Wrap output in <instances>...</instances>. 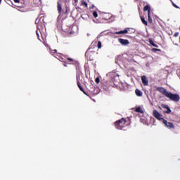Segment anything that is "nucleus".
<instances>
[{
    "mask_svg": "<svg viewBox=\"0 0 180 180\" xmlns=\"http://www.w3.org/2000/svg\"><path fill=\"white\" fill-rule=\"evenodd\" d=\"M129 122H127L124 118H121L114 123L115 127L117 130H122L124 127L129 126Z\"/></svg>",
    "mask_w": 180,
    "mask_h": 180,
    "instance_id": "nucleus-1",
    "label": "nucleus"
},
{
    "mask_svg": "<svg viewBox=\"0 0 180 180\" xmlns=\"http://www.w3.org/2000/svg\"><path fill=\"white\" fill-rule=\"evenodd\" d=\"M166 98H168L170 99V101H173L174 102H179V95L175 94H172L171 92H168L167 94L166 95Z\"/></svg>",
    "mask_w": 180,
    "mask_h": 180,
    "instance_id": "nucleus-2",
    "label": "nucleus"
},
{
    "mask_svg": "<svg viewBox=\"0 0 180 180\" xmlns=\"http://www.w3.org/2000/svg\"><path fill=\"white\" fill-rule=\"evenodd\" d=\"M143 11H148V21L149 23H153V18H151V15H150L151 13V7L149 5L145 6L143 7Z\"/></svg>",
    "mask_w": 180,
    "mask_h": 180,
    "instance_id": "nucleus-3",
    "label": "nucleus"
},
{
    "mask_svg": "<svg viewBox=\"0 0 180 180\" xmlns=\"http://www.w3.org/2000/svg\"><path fill=\"white\" fill-rule=\"evenodd\" d=\"M18 8H20V11L21 12H27L28 9H29V6H27V3H22L21 4H19L18 6H17Z\"/></svg>",
    "mask_w": 180,
    "mask_h": 180,
    "instance_id": "nucleus-4",
    "label": "nucleus"
},
{
    "mask_svg": "<svg viewBox=\"0 0 180 180\" xmlns=\"http://www.w3.org/2000/svg\"><path fill=\"white\" fill-rule=\"evenodd\" d=\"M46 16V14L44 13H41L39 15V17L36 19L35 23H46L44 21V17Z\"/></svg>",
    "mask_w": 180,
    "mask_h": 180,
    "instance_id": "nucleus-5",
    "label": "nucleus"
},
{
    "mask_svg": "<svg viewBox=\"0 0 180 180\" xmlns=\"http://www.w3.org/2000/svg\"><path fill=\"white\" fill-rule=\"evenodd\" d=\"M85 56L89 58V60H93L94 59V56H95V51H91V49H89L86 53Z\"/></svg>",
    "mask_w": 180,
    "mask_h": 180,
    "instance_id": "nucleus-6",
    "label": "nucleus"
},
{
    "mask_svg": "<svg viewBox=\"0 0 180 180\" xmlns=\"http://www.w3.org/2000/svg\"><path fill=\"white\" fill-rule=\"evenodd\" d=\"M162 122L165 124L166 127H167V129H175V125H174V123L168 122V121H167L165 119H162Z\"/></svg>",
    "mask_w": 180,
    "mask_h": 180,
    "instance_id": "nucleus-7",
    "label": "nucleus"
},
{
    "mask_svg": "<svg viewBox=\"0 0 180 180\" xmlns=\"http://www.w3.org/2000/svg\"><path fill=\"white\" fill-rule=\"evenodd\" d=\"M156 91L158 92H160V94H162V95H164L165 96H167V95H168V91L164 87H157Z\"/></svg>",
    "mask_w": 180,
    "mask_h": 180,
    "instance_id": "nucleus-8",
    "label": "nucleus"
},
{
    "mask_svg": "<svg viewBox=\"0 0 180 180\" xmlns=\"http://www.w3.org/2000/svg\"><path fill=\"white\" fill-rule=\"evenodd\" d=\"M153 115L154 116V117H155V119H157L158 120H162V115L160 113H159L157 110H154L153 112Z\"/></svg>",
    "mask_w": 180,
    "mask_h": 180,
    "instance_id": "nucleus-9",
    "label": "nucleus"
},
{
    "mask_svg": "<svg viewBox=\"0 0 180 180\" xmlns=\"http://www.w3.org/2000/svg\"><path fill=\"white\" fill-rule=\"evenodd\" d=\"M119 43L122 44V46H127L128 44H130V42L127 39H124L122 38L118 39Z\"/></svg>",
    "mask_w": 180,
    "mask_h": 180,
    "instance_id": "nucleus-10",
    "label": "nucleus"
},
{
    "mask_svg": "<svg viewBox=\"0 0 180 180\" xmlns=\"http://www.w3.org/2000/svg\"><path fill=\"white\" fill-rule=\"evenodd\" d=\"M161 107L163 109H166L165 111H164L165 113H167V115H169V113H171V108H169V107L168 106V105L167 104H162Z\"/></svg>",
    "mask_w": 180,
    "mask_h": 180,
    "instance_id": "nucleus-11",
    "label": "nucleus"
},
{
    "mask_svg": "<svg viewBox=\"0 0 180 180\" xmlns=\"http://www.w3.org/2000/svg\"><path fill=\"white\" fill-rule=\"evenodd\" d=\"M141 81H142V83L143 84V85L145 86H148V79H147V76L146 75H143L141 77Z\"/></svg>",
    "mask_w": 180,
    "mask_h": 180,
    "instance_id": "nucleus-12",
    "label": "nucleus"
},
{
    "mask_svg": "<svg viewBox=\"0 0 180 180\" xmlns=\"http://www.w3.org/2000/svg\"><path fill=\"white\" fill-rule=\"evenodd\" d=\"M129 30H130V28H126L124 30L120 31V32H115V34H126L129 33Z\"/></svg>",
    "mask_w": 180,
    "mask_h": 180,
    "instance_id": "nucleus-13",
    "label": "nucleus"
},
{
    "mask_svg": "<svg viewBox=\"0 0 180 180\" xmlns=\"http://www.w3.org/2000/svg\"><path fill=\"white\" fill-rule=\"evenodd\" d=\"M57 9L59 15H61V12L63 11V6L61 5V3H60V1L57 2Z\"/></svg>",
    "mask_w": 180,
    "mask_h": 180,
    "instance_id": "nucleus-14",
    "label": "nucleus"
},
{
    "mask_svg": "<svg viewBox=\"0 0 180 180\" xmlns=\"http://www.w3.org/2000/svg\"><path fill=\"white\" fill-rule=\"evenodd\" d=\"M77 85L79 89H80V91H82V92H83V94H84V95H86V96H89V95H88V94H86V92H85V90H84V88L81 85V83H77Z\"/></svg>",
    "mask_w": 180,
    "mask_h": 180,
    "instance_id": "nucleus-15",
    "label": "nucleus"
},
{
    "mask_svg": "<svg viewBox=\"0 0 180 180\" xmlns=\"http://www.w3.org/2000/svg\"><path fill=\"white\" fill-rule=\"evenodd\" d=\"M81 73H77L76 75V80H77V84L81 83V81H82V78H81Z\"/></svg>",
    "mask_w": 180,
    "mask_h": 180,
    "instance_id": "nucleus-16",
    "label": "nucleus"
},
{
    "mask_svg": "<svg viewBox=\"0 0 180 180\" xmlns=\"http://www.w3.org/2000/svg\"><path fill=\"white\" fill-rule=\"evenodd\" d=\"M135 112H136L137 113H144V111L143 110V109H141V107H137L135 109Z\"/></svg>",
    "mask_w": 180,
    "mask_h": 180,
    "instance_id": "nucleus-17",
    "label": "nucleus"
},
{
    "mask_svg": "<svg viewBox=\"0 0 180 180\" xmlns=\"http://www.w3.org/2000/svg\"><path fill=\"white\" fill-rule=\"evenodd\" d=\"M141 20L142 23H143L145 25V26H148V22H147V20H146V19H144V17L141 16Z\"/></svg>",
    "mask_w": 180,
    "mask_h": 180,
    "instance_id": "nucleus-18",
    "label": "nucleus"
},
{
    "mask_svg": "<svg viewBox=\"0 0 180 180\" xmlns=\"http://www.w3.org/2000/svg\"><path fill=\"white\" fill-rule=\"evenodd\" d=\"M135 93L137 96H143V92L139 89H136Z\"/></svg>",
    "mask_w": 180,
    "mask_h": 180,
    "instance_id": "nucleus-19",
    "label": "nucleus"
},
{
    "mask_svg": "<svg viewBox=\"0 0 180 180\" xmlns=\"http://www.w3.org/2000/svg\"><path fill=\"white\" fill-rule=\"evenodd\" d=\"M149 43L150 44H151V46H153V47H158V45H157L156 44L154 43V41H153V39H149Z\"/></svg>",
    "mask_w": 180,
    "mask_h": 180,
    "instance_id": "nucleus-20",
    "label": "nucleus"
},
{
    "mask_svg": "<svg viewBox=\"0 0 180 180\" xmlns=\"http://www.w3.org/2000/svg\"><path fill=\"white\" fill-rule=\"evenodd\" d=\"M67 60H68L70 64H75V60L71 58H67Z\"/></svg>",
    "mask_w": 180,
    "mask_h": 180,
    "instance_id": "nucleus-21",
    "label": "nucleus"
},
{
    "mask_svg": "<svg viewBox=\"0 0 180 180\" xmlns=\"http://www.w3.org/2000/svg\"><path fill=\"white\" fill-rule=\"evenodd\" d=\"M82 6H85V8H88V3H86L85 1H82Z\"/></svg>",
    "mask_w": 180,
    "mask_h": 180,
    "instance_id": "nucleus-22",
    "label": "nucleus"
},
{
    "mask_svg": "<svg viewBox=\"0 0 180 180\" xmlns=\"http://www.w3.org/2000/svg\"><path fill=\"white\" fill-rule=\"evenodd\" d=\"M97 47L98 49H102V42H101V41H98Z\"/></svg>",
    "mask_w": 180,
    "mask_h": 180,
    "instance_id": "nucleus-23",
    "label": "nucleus"
},
{
    "mask_svg": "<svg viewBox=\"0 0 180 180\" xmlns=\"http://www.w3.org/2000/svg\"><path fill=\"white\" fill-rule=\"evenodd\" d=\"M95 82L96 84H99V82H101V78L96 77V79H95Z\"/></svg>",
    "mask_w": 180,
    "mask_h": 180,
    "instance_id": "nucleus-24",
    "label": "nucleus"
},
{
    "mask_svg": "<svg viewBox=\"0 0 180 180\" xmlns=\"http://www.w3.org/2000/svg\"><path fill=\"white\" fill-rule=\"evenodd\" d=\"M93 16H94V18H97L98 17V12H96V11L93 12Z\"/></svg>",
    "mask_w": 180,
    "mask_h": 180,
    "instance_id": "nucleus-25",
    "label": "nucleus"
},
{
    "mask_svg": "<svg viewBox=\"0 0 180 180\" xmlns=\"http://www.w3.org/2000/svg\"><path fill=\"white\" fill-rule=\"evenodd\" d=\"M51 54H57V50L56 49L51 50Z\"/></svg>",
    "mask_w": 180,
    "mask_h": 180,
    "instance_id": "nucleus-26",
    "label": "nucleus"
},
{
    "mask_svg": "<svg viewBox=\"0 0 180 180\" xmlns=\"http://www.w3.org/2000/svg\"><path fill=\"white\" fill-rule=\"evenodd\" d=\"M152 51H161V49L153 48L152 49Z\"/></svg>",
    "mask_w": 180,
    "mask_h": 180,
    "instance_id": "nucleus-27",
    "label": "nucleus"
},
{
    "mask_svg": "<svg viewBox=\"0 0 180 180\" xmlns=\"http://www.w3.org/2000/svg\"><path fill=\"white\" fill-rule=\"evenodd\" d=\"M172 5L174 8H176V9H179V7L178 6H176V4H175V3L172 2Z\"/></svg>",
    "mask_w": 180,
    "mask_h": 180,
    "instance_id": "nucleus-28",
    "label": "nucleus"
},
{
    "mask_svg": "<svg viewBox=\"0 0 180 180\" xmlns=\"http://www.w3.org/2000/svg\"><path fill=\"white\" fill-rule=\"evenodd\" d=\"M179 36V32H175L174 34V37H178Z\"/></svg>",
    "mask_w": 180,
    "mask_h": 180,
    "instance_id": "nucleus-29",
    "label": "nucleus"
},
{
    "mask_svg": "<svg viewBox=\"0 0 180 180\" xmlns=\"http://www.w3.org/2000/svg\"><path fill=\"white\" fill-rule=\"evenodd\" d=\"M37 36L39 40H40V35L39 34V31H36Z\"/></svg>",
    "mask_w": 180,
    "mask_h": 180,
    "instance_id": "nucleus-30",
    "label": "nucleus"
},
{
    "mask_svg": "<svg viewBox=\"0 0 180 180\" xmlns=\"http://www.w3.org/2000/svg\"><path fill=\"white\" fill-rule=\"evenodd\" d=\"M15 4H20V0H14Z\"/></svg>",
    "mask_w": 180,
    "mask_h": 180,
    "instance_id": "nucleus-31",
    "label": "nucleus"
},
{
    "mask_svg": "<svg viewBox=\"0 0 180 180\" xmlns=\"http://www.w3.org/2000/svg\"><path fill=\"white\" fill-rule=\"evenodd\" d=\"M78 3V0H75V3L73 4V5L75 6H77V4Z\"/></svg>",
    "mask_w": 180,
    "mask_h": 180,
    "instance_id": "nucleus-32",
    "label": "nucleus"
},
{
    "mask_svg": "<svg viewBox=\"0 0 180 180\" xmlns=\"http://www.w3.org/2000/svg\"><path fill=\"white\" fill-rule=\"evenodd\" d=\"M68 12V11L66 9V11H65V13H67Z\"/></svg>",
    "mask_w": 180,
    "mask_h": 180,
    "instance_id": "nucleus-33",
    "label": "nucleus"
},
{
    "mask_svg": "<svg viewBox=\"0 0 180 180\" xmlns=\"http://www.w3.org/2000/svg\"><path fill=\"white\" fill-rule=\"evenodd\" d=\"M64 67H67V65H66V64H64Z\"/></svg>",
    "mask_w": 180,
    "mask_h": 180,
    "instance_id": "nucleus-34",
    "label": "nucleus"
},
{
    "mask_svg": "<svg viewBox=\"0 0 180 180\" xmlns=\"http://www.w3.org/2000/svg\"><path fill=\"white\" fill-rule=\"evenodd\" d=\"M77 9H81V8H79V7H77Z\"/></svg>",
    "mask_w": 180,
    "mask_h": 180,
    "instance_id": "nucleus-35",
    "label": "nucleus"
},
{
    "mask_svg": "<svg viewBox=\"0 0 180 180\" xmlns=\"http://www.w3.org/2000/svg\"><path fill=\"white\" fill-rule=\"evenodd\" d=\"M2 2V0H0V4Z\"/></svg>",
    "mask_w": 180,
    "mask_h": 180,
    "instance_id": "nucleus-36",
    "label": "nucleus"
}]
</instances>
